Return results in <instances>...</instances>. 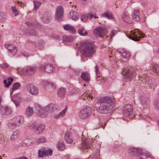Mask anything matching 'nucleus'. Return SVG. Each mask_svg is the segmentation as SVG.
<instances>
[{
  "mask_svg": "<svg viewBox=\"0 0 159 159\" xmlns=\"http://www.w3.org/2000/svg\"><path fill=\"white\" fill-rule=\"evenodd\" d=\"M114 99L112 97L105 96L98 99L95 103L97 111L102 114H107L114 106Z\"/></svg>",
  "mask_w": 159,
  "mask_h": 159,
  "instance_id": "nucleus-1",
  "label": "nucleus"
},
{
  "mask_svg": "<svg viewBox=\"0 0 159 159\" xmlns=\"http://www.w3.org/2000/svg\"><path fill=\"white\" fill-rule=\"evenodd\" d=\"M24 117L23 116H17L14 117L9 121L8 126L10 127H19L24 123Z\"/></svg>",
  "mask_w": 159,
  "mask_h": 159,
  "instance_id": "nucleus-2",
  "label": "nucleus"
},
{
  "mask_svg": "<svg viewBox=\"0 0 159 159\" xmlns=\"http://www.w3.org/2000/svg\"><path fill=\"white\" fill-rule=\"evenodd\" d=\"M129 35H127V37L134 41H139L140 38H144L145 36L144 34L139 32L137 29L129 31Z\"/></svg>",
  "mask_w": 159,
  "mask_h": 159,
  "instance_id": "nucleus-3",
  "label": "nucleus"
},
{
  "mask_svg": "<svg viewBox=\"0 0 159 159\" xmlns=\"http://www.w3.org/2000/svg\"><path fill=\"white\" fill-rule=\"evenodd\" d=\"M122 74L125 75V78L127 81H130L135 76V73L133 68L127 67L125 68L122 72Z\"/></svg>",
  "mask_w": 159,
  "mask_h": 159,
  "instance_id": "nucleus-4",
  "label": "nucleus"
},
{
  "mask_svg": "<svg viewBox=\"0 0 159 159\" xmlns=\"http://www.w3.org/2000/svg\"><path fill=\"white\" fill-rule=\"evenodd\" d=\"M83 51L85 57H90L93 53L94 48L91 43H84Z\"/></svg>",
  "mask_w": 159,
  "mask_h": 159,
  "instance_id": "nucleus-5",
  "label": "nucleus"
},
{
  "mask_svg": "<svg viewBox=\"0 0 159 159\" xmlns=\"http://www.w3.org/2000/svg\"><path fill=\"white\" fill-rule=\"evenodd\" d=\"M129 52L124 51L123 52L118 51L116 52L115 56L116 58L119 60H122L124 62H126L130 56Z\"/></svg>",
  "mask_w": 159,
  "mask_h": 159,
  "instance_id": "nucleus-6",
  "label": "nucleus"
},
{
  "mask_svg": "<svg viewBox=\"0 0 159 159\" xmlns=\"http://www.w3.org/2000/svg\"><path fill=\"white\" fill-rule=\"evenodd\" d=\"M30 129L34 130L37 134H40L44 130L45 126L43 125L39 124L33 123L27 125Z\"/></svg>",
  "mask_w": 159,
  "mask_h": 159,
  "instance_id": "nucleus-7",
  "label": "nucleus"
},
{
  "mask_svg": "<svg viewBox=\"0 0 159 159\" xmlns=\"http://www.w3.org/2000/svg\"><path fill=\"white\" fill-rule=\"evenodd\" d=\"M92 109L90 107H86L81 109L79 113V116L82 119L88 118L92 114Z\"/></svg>",
  "mask_w": 159,
  "mask_h": 159,
  "instance_id": "nucleus-8",
  "label": "nucleus"
},
{
  "mask_svg": "<svg viewBox=\"0 0 159 159\" xmlns=\"http://www.w3.org/2000/svg\"><path fill=\"white\" fill-rule=\"evenodd\" d=\"M93 139L89 138H86L85 139H82V142L81 145L80 147V149L82 150L87 149L89 148H91V143H93L92 142Z\"/></svg>",
  "mask_w": 159,
  "mask_h": 159,
  "instance_id": "nucleus-9",
  "label": "nucleus"
},
{
  "mask_svg": "<svg viewBox=\"0 0 159 159\" xmlns=\"http://www.w3.org/2000/svg\"><path fill=\"white\" fill-rule=\"evenodd\" d=\"M142 150L140 148H132L128 150L129 153L131 155L137 157V159H139V157H141L143 153Z\"/></svg>",
  "mask_w": 159,
  "mask_h": 159,
  "instance_id": "nucleus-10",
  "label": "nucleus"
},
{
  "mask_svg": "<svg viewBox=\"0 0 159 159\" xmlns=\"http://www.w3.org/2000/svg\"><path fill=\"white\" fill-rule=\"evenodd\" d=\"M93 32L96 36L101 37L106 34L107 30L104 27L98 26L93 30Z\"/></svg>",
  "mask_w": 159,
  "mask_h": 159,
  "instance_id": "nucleus-11",
  "label": "nucleus"
},
{
  "mask_svg": "<svg viewBox=\"0 0 159 159\" xmlns=\"http://www.w3.org/2000/svg\"><path fill=\"white\" fill-rule=\"evenodd\" d=\"M27 89L28 91L32 95H36L39 93L38 89L31 84H29L27 85Z\"/></svg>",
  "mask_w": 159,
  "mask_h": 159,
  "instance_id": "nucleus-12",
  "label": "nucleus"
},
{
  "mask_svg": "<svg viewBox=\"0 0 159 159\" xmlns=\"http://www.w3.org/2000/svg\"><path fill=\"white\" fill-rule=\"evenodd\" d=\"M39 69L40 71H45L47 73H51L53 71L54 69L52 65L47 64L40 66Z\"/></svg>",
  "mask_w": 159,
  "mask_h": 159,
  "instance_id": "nucleus-13",
  "label": "nucleus"
},
{
  "mask_svg": "<svg viewBox=\"0 0 159 159\" xmlns=\"http://www.w3.org/2000/svg\"><path fill=\"white\" fill-rule=\"evenodd\" d=\"M139 80H141L143 83H145L149 86L151 87H153L152 85V79H150L149 77H147L146 75H143L142 76L139 75Z\"/></svg>",
  "mask_w": 159,
  "mask_h": 159,
  "instance_id": "nucleus-14",
  "label": "nucleus"
},
{
  "mask_svg": "<svg viewBox=\"0 0 159 159\" xmlns=\"http://www.w3.org/2000/svg\"><path fill=\"white\" fill-rule=\"evenodd\" d=\"M123 113L126 116H129L133 112V107L130 104H127L125 106L123 109Z\"/></svg>",
  "mask_w": 159,
  "mask_h": 159,
  "instance_id": "nucleus-15",
  "label": "nucleus"
},
{
  "mask_svg": "<svg viewBox=\"0 0 159 159\" xmlns=\"http://www.w3.org/2000/svg\"><path fill=\"white\" fill-rule=\"evenodd\" d=\"M4 46L10 52L12 53V56L15 55L17 52V47L13 44L11 43H7Z\"/></svg>",
  "mask_w": 159,
  "mask_h": 159,
  "instance_id": "nucleus-16",
  "label": "nucleus"
},
{
  "mask_svg": "<svg viewBox=\"0 0 159 159\" xmlns=\"http://www.w3.org/2000/svg\"><path fill=\"white\" fill-rule=\"evenodd\" d=\"M63 11V8L61 6H59L57 8L55 13V18L57 20L60 21L62 18Z\"/></svg>",
  "mask_w": 159,
  "mask_h": 159,
  "instance_id": "nucleus-17",
  "label": "nucleus"
},
{
  "mask_svg": "<svg viewBox=\"0 0 159 159\" xmlns=\"http://www.w3.org/2000/svg\"><path fill=\"white\" fill-rule=\"evenodd\" d=\"M139 99L140 100V102L143 108L147 107L148 106L149 100L148 98L146 97L145 95L143 94L142 95H140L139 97Z\"/></svg>",
  "mask_w": 159,
  "mask_h": 159,
  "instance_id": "nucleus-18",
  "label": "nucleus"
},
{
  "mask_svg": "<svg viewBox=\"0 0 159 159\" xmlns=\"http://www.w3.org/2000/svg\"><path fill=\"white\" fill-rule=\"evenodd\" d=\"M69 90L67 93L68 96H73L78 93L80 90L78 88H76L72 84L70 85L69 87Z\"/></svg>",
  "mask_w": 159,
  "mask_h": 159,
  "instance_id": "nucleus-19",
  "label": "nucleus"
},
{
  "mask_svg": "<svg viewBox=\"0 0 159 159\" xmlns=\"http://www.w3.org/2000/svg\"><path fill=\"white\" fill-rule=\"evenodd\" d=\"M36 68L34 66H27L24 69L25 74L27 75L33 74L35 72Z\"/></svg>",
  "mask_w": 159,
  "mask_h": 159,
  "instance_id": "nucleus-20",
  "label": "nucleus"
},
{
  "mask_svg": "<svg viewBox=\"0 0 159 159\" xmlns=\"http://www.w3.org/2000/svg\"><path fill=\"white\" fill-rule=\"evenodd\" d=\"M64 139L66 142L67 143L70 144L73 142V139L70 131H68L65 133Z\"/></svg>",
  "mask_w": 159,
  "mask_h": 159,
  "instance_id": "nucleus-21",
  "label": "nucleus"
},
{
  "mask_svg": "<svg viewBox=\"0 0 159 159\" xmlns=\"http://www.w3.org/2000/svg\"><path fill=\"white\" fill-rule=\"evenodd\" d=\"M63 28L65 30L68 31L71 34H75L76 33V30L72 25L67 24L63 26Z\"/></svg>",
  "mask_w": 159,
  "mask_h": 159,
  "instance_id": "nucleus-22",
  "label": "nucleus"
},
{
  "mask_svg": "<svg viewBox=\"0 0 159 159\" xmlns=\"http://www.w3.org/2000/svg\"><path fill=\"white\" fill-rule=\"evenodd\" d=\"M95 147L96 151L93 152H94L93 155L90 156L88 159H98L99 157V149L100 146L99 144H97Z\"/></svg>",
  "mask_w": 159,
  "mask_h": 159,
  "instance_id": "nucleus-23",
  "label": "nucleus"
},
{
  "mask_svg": "<svg viewBox=\"0 0 159 159\" xmlns=\"http://www.w3.org/2000/svg\"><path fill=\"white\" fill-rule=\"evenodd\" d=\"M69 17L70 18L76 21L79 19V16L76 11L71 10L70 12Z\"/></svg>",
  "mask_w": 159,
  "mask_h": 159,
  "instance_id": "nucleus-24",
  "label": "nucleus"
},
{
  "mask_svg": "<svg viewBox=\"0 0 159 159\" xmlns=\"http://www.w3.org/2000/svg\"><path fill=\"white\" fill-rule=\"evenodd\" d=\"M139 12L138 10H135L131 14L133 20L135 21H139L140 20Z\"/></svg>",
  "mask_w": 159,
  "mask_h": 159,
  "instance_id": "nucleus-25",
  "label": "nucleus"
},
{
  "mask_svg": "<svg viewBox=\"0 0 159 159\" xmlns=\"http://www.w3.org/2000/svg\"><path fill=\"white\" fill-rule=\"evenodd\" d=\"M81 77L83 80L86 82H89L90 80L89 74L86 71H84L82 73Z\"/></svg>",
  "mask_w": 159,
  "mask_h": 159,
  "instance_id": "nucleus-26",
  "label": "nucleus"
},
{
  "mask_svg": "<svg viewBox=\"0 0 159 159\" xmlns=\"http://www.w3.org/2000/svg\"><path fill=\"white\" fill-rule=\"evenodd\" d=\"M57 104L53 103H50L44 107L45 111L48 113H52V107H54L55 108L57 107Z\"/></svg>",
  "mask_w": 159,
  "mask_h": 159,
  "instance_id": "nucleus-27",
  "label": "nucleus"
},
{
  "mask_svg": "<svg viewBox=\"0 0 159 159\" xmlns=\"http://www.w3.org/2000/svg\"><path fill=\"white\" fill-rule=\"evenodd\" d=\"M25 24L29 26L31 25L32 27L37 29H40L41 27V25L37 22H30L29 21H27L25 22Z\"/></svg>",
  "mask_w": 159,
  "mask_h": 159,
  "instance_id": "nucleus-28",
  "label": "nucleus"
},
{
  "mask_svg": "<svg viewBox=\"0 0 159 159\" xmlns=\"http://www.w3.org/2000/svg\"><path fill=\"white\" fill-rule=\"evenodd\" d=\"M101 16L102 17H106L109 19L114 18L112 13L108 11L102 13L101 15Z\"/></svg>",
  "mask_w": 159,
  "mask_h": 159,
  "instance_id": "nucleus-29",
  "label": "nucleus"
},
{
  "mask_svg": "<svg viewBox=\"0 0 159 159\" xmlns=\"http://www.w3.org/2000/svg\"><path fill=\"white\" fill-rule=\"evenodd\" d=\"M48 113L47 112L45 111L44 108V109L40 108L38 111V115L42 118H45L47 116Z\"/></svg>",
  "mask_w": 159,
  "mask_h": 159,
  "instance_id": "nucleus-30",
  "label": "nucleus"
},
{
  "mask_svg": "<svg viewBox=\"0 0 159 159\" xmlns=\"http://www.w3.org/2000/svg\"><path fill=\"white\" fill-rule=\"evenodd\" d=\"M51 18L50 16L47 13H45L43 15L42 20L44 23H48L49 22Z\"/></svg>",
  "mask_w": 159,
  "mask_h": 159,
  "instance_id": "nucleus-31",
  "label": "nucleus"
},
{
  "mask_svg": "<svg viewBox=\"0 0 159 159\" xmlns=\"http://www.w3.org/2000/svg\"><path fill=\"white\" fill-rule=\"evenodd\" d=\"M74 38L73 36H70L67 37L66 35H64L62 36L63 41L66 42H72L74 40Z\"/></svg>",
  "mask_w": 159,
  "mask_h": 159,
  "instance_id": "nucleus-32",
  "label": "nucleus"
},
{
  "mask_svg": "<svg viewBox=\"0 0 159 159\" xmlns=\"http://www.w3.org/2000/svg\"><path fill=\"white\" fill-rule=\"evenodd\" d=\"M20 132L17 130H16L13 132L12 135L11 137V141H14L19 136Z\"/></svg>",
  "mask_w": 159,
  "mask_h": 159,
  "instance_id": "nucleus-33",
  "label": "nucleus"
},
{
  "mask_svg": "<svg viewBox=\"0 0 159 159\" xmlns=\"http://www.w3.org/2000/svg\"><path fill=\"white\" fill-rule=\"evenodd\" d=\"M78 34L81 36H86L88 34V32L85 30L84 27H81L78 30Z\"/></svg>",
  "mask_w": 159,
  "mask_h": 159,
  "instance_id": "nucleus-34",
  "label": "nucleus"
},
{
  "mask_svg": "<svg viewBox=\"0 0 159 159\" xmlns=\"http://www.w3.org/2000/svg\"><path fill=\"white\" fill-rule=\"evenodd\" d=\"M139 159H153V157L151 154H148L146 153L142 154L141 157H139Z\"/></svg>",
  "mask_w": 159,
  "mask_h": 159,
  "instance_id": "nucleus-35",
  "label": "nucleus"
},
{
  "mask_svg": "<svg viewBox=\"0 0 159 159\" xmlns=\"http://www.w3.org/2000/svg\"><path fill=\"white\" fill-rule=\"evenodd\" d=\"M57 147L60 151H63L65 148V146L63 141H59L57 144Z\"/></svg>",
  "mask_w": 159,
  "mask_h": 159,
  "instance_id": "nucleus-36",
  "label": "nucleus"
},
{
  "mask_svg": "<svg viewBox=\"0 0 159 159\" xmlns=\"http://www.w3.org/2000/svg\"><path fill=\"white\" fill-rule=\"evenodd\" d=\"M33 113L34 111L32 108L30 107H28L26 108L25 111V114L27 116L30 117L32 116Z\"/></svg>",
  "mask_w": 159,
  "mask_h": 159,
  "instance_id": "nucleus-37",
  "label": "nucleus"
},
{
  "mask_svg": "<svg viewBox=\"0 0 159 159\" xmlns=\"http://www.w3.org/2000/svg\"><path fill=\"white\" fill-rule=\"evenodd\" d=\"M13 80V79L12 78H9L8 79V83H7V80H4L3 83L4 84V86L5 87L8 88L9 86L11 84V83Z\"/></svg>",
  "mask_w": 159,
  "mask_h": 159,
  "instance_id": "nucleus-38",
  "label": "nucleus"
},
{
  "mask_svg": "<svg viewBox=\"0 0 159 159\" xmlns=\"http://www.w3.org/2000/svg\"><path fill=\"white\" fill-rule=\"evenodd\" d=\"M66 93V89L65 88H61L59 89L57 91V94L60 97H63Z\"/></svg>",
  "mask_w": 159,
  "mask_h": 159,
  "instance_id": "nucleus-39",
  "label": "nucleus"
},
{
  "mask_svg": "<svg viewBox=\"0 0 159 159\" xmlns=\"http://www.w3.org/2000/svg\"><path fill=\"white\" fill-rule=\"evenodd\" d=\"M121 19L125 22H128L129 19V13L125 12L121 16Z\"/></svg>",
  "mask_w": 159,
  "mask_h": 159,
  "instance_id": "nucleus-40",
  "label": "nucleus"
},
{
  "mask_svg": "<svg viewBox=\"0 0 159 159\" xmlns=\"http://www.w3.org/2000/svg\"><path fill=\"white\" fill-rule=\"evenodd\" d=\"M45 147H43L41 149L39 150L38 152V156L39 157H43L44 156H46V153H45Z\"/></svg>",
  "mask_w": 159,
  "mask_h": 159,
  "instance_id": "nucleus-41",
  "label": "nucleus"
},
{
  "mask_svg": "<svg viewBox=\"0 0 159 159\" xmlns=\"http://www.w3.org/2000/svg\"><path fill=\"white\" fill-rule=\"evenodd\" d=\"M152 69L155 73L159 75V66L156 64H153L152 66Z\"/></svg>",
  "mask_w": 159,
  "mask_h": 159,
  "instance_id": "nucleus-42",
  "label": "nucleus"
},
{
  "mask_svg": "<svg viewBox=\"0 0 159 159\" xmlns=\"http://www.w3.org/2000/svg\"><path fill=\"white\" fill-rule=\"evenodd\" d=\"M55 88V85L53 83H50L48 84V87H47L46 89L49 91H52Z\"/></svg>",
  "mask_w": 159,
  "mask_h": 159,
  "instance_id": "nucleus-43",
  "label": "nucleus"
},
{
  "mask_svg": "<svg viewBox=\"0 0 159 159\" xmlns=\"http://www.w3.org/2000/svg\"><path fill=\"white\" fill-rule=\"evenodd\" d=\"M32 144V142L30 141V140L29 139H25L21 143L23 146H29Z\"/></svg>",
  "mask_w": 159,
  "mask_h": 159,
  "instance_id": "nucleus-44",
  "label": "nucleus"
},
{
  "mask_svg": "<svg viewBox=\"0 0 159 159\" xmlns=\"http://www.w3.org/2000/svg\"><path fill=\"white\" fill-rule=\"evenodd\" d=\"M20 86V84L19 83L16 82L13 84L11 90L14 91L19 89Z\"/></svg>",
  "mask_w": 159,
  "mask_h": 159,
  "instance_id": "nucleus-45",
  "label": "nucleus"
},
{
  "mask_svg": "<svg viewBox=\"0 0 159 159\" xmlns=\"http://www.w3.org/2000/svg\"><path fill=\"white\" fill-rule=\"evenodd\" d=\"M46 141V139L44 136H41L36 140V142L39 143H45Z\"/></svg>",
  "mask_w": 159,
  "mask_h": 159,
  "instance_id": "nucleus-46",
  "label": "nucleus"
},
{
  "mask_svg": "<svg viewBox=\"0 0 159 159\" xmlns=\"http://www.w3.org/2000/svg\"><path fill=\"white\" fill-rule=\"evenodd\" d=\"M5 115H9L11 114L12 112V110L11 108L8 107H6L4 108Z\"/></svg>",
  "mask_w": 159,
  "mask_h": 159,
  "instance_id": "nucleus-47",
  "label": "nucleus"
},
{
  "mask_svg": "<svg viewBox=\"0 0 159 159\" xmlns=\"http://www.w3.org/2000/svg\"><path fill=\"white\" fill-rule=\"evenodd\" d=\"M6 14L3 12L0 13V21H4L6 18Z\"/></svg>",
  "mask_w": 159,
  "mask_h": 159,
  "instance_id": "nucleus-48",
  "label": "nucleus"
},
{
  "mask_svg": "<svg viewBox=\"0 0 159 159\" xmlns=\"http://www.w3.org/2000/svg\"><path fill=\"white\" fill-rule=\"evenodd\" d=\"M11 9L12 10L13 13L14 14L15 16H16L18 15V11L16 7H11Z\"/></svg>",
  "mask_w": 159,
  "mask_h": 159,
  "instance_id": "nucleus-49",
  "label": "nucleus"
},
{
  "mask_svg": "<svg viewBox=\"0 0 159 159\" xmlns=\"http://www.w3.org/2000/svg\"><path fill=\"white\" fill-rule=\"evenodd\" d=\"M34 8L36 10H37L39 8V6L41 5V3L39 1L36 2L35 1H34Z\"/></svg>",
  "mask_w": 159,
  "mask_h": 159,
  "instance_id": "nucleus-50",
  "label": "nucleus"
},
{
  "mask_svg": "<svg viewBox=\"0 0 159 159\" xmlns=\"http://www.w3.org/2000/svg\"><path fill=\"white\" fill-rule=\"evenodd\" d=\"M45 150L46 152H45V153H46V156H48L49 155H51L52 152V151L51 149H49L45 148Z\"/></svg>",
  "mask_w": 159,
  "mask_h": 159,
  "instance_id": "nucleus-51",
  "label": "nucleus"
},
{
  "mask_svg": "<svg viewBox=\"0 0 159 159\" xmlns=\"http://www.w3.org/2000/svg\"><path fill=\"white\" fill-rule=\"evenodd\" d=\"M88 19L87 14H82L81 16V20L83 22H85Z\"/></svg>",
  "mask_w": 159,
  "mask_h": 159,
  "instance_id": "nucleus-52",
  "label": "nucleus"
},
{
  "mask_svg": "<svg viewBox=\"0 0 159 159\" xmlns=\"http://www.w3.org/2000/svg\"><path fill=\"white\" fill-rule=\"evenodd\" d=\"M29 34L32 35H37V32L34 29H32L31 30H29L28 31Z\"/></svg>",
  "mask_w": 159,
  "mask_h": 159,
  "instance_id": "nucleus-53",
  "label": "nucleus"
},
{
  "mask_svg": "<svg viewBox=\"0 0 159 159\" xmlns=\"http://www.w3.org/2000/svg\"><path fill=\"white\" fill-rule=\"evenodd\" d=\"M154 105L156 109L159 110V102L157 100H155Z\"/></svg>",
  "mask_w": 159,
  "mask_h": 159,
  "instance_id": "nucleus-54",
  "label": "nucleus"
},
{
  "mask_svg": "<svg viewBox=\"0 0 159 159\" xmlns=\"http://www.w3.org/2000/svg\"><path fill=\"white\" fill-rule=\"evenodd\" d=\"M4 108L3 106L2 105L1 103L0 104V114L2 115H5Z\"/></svg>",
  "mask_w": 159,
  "mask_h": 159,
  "instance_id": "nucleus-55",
  "label": "nucleus"
},
{
  "mask_svg": "<svg viewBox=\"0 0 159 159\" xmlns=\"http://www.w3.org/2000/svg\"><path fill=\"white\" fill-rule=\"evenodd\" d=\"M93 143H91V149H92V151L93 152L94 151H96V147L95 146H96L97 144H98L96 143L95 144H94L95 142L94 141H93L92 142Z\"/></svg>",
  "mask_w": 159,
  "mask_h": 159,
  "instance_id": "nucleus-56",
  "label": "nucleus"
},
{
  "mask_svg": "<svg viewBox=\"0 0 159 159\" xmlns=\"http://www.w3.org/2000/svg\"><path fill=\"white\" fill-rule=\"evenodd\" d=\"M67 109V107H66L62 111L59 113V116H61L62 117L64 115Z\"/></svg>",
  "mask_w": 159,
  "mask_h": 159,
  "instance_id": "nucleus-57",
  "label": "nucleus"
},
{
  "mask_svg": "<svg viewBox=\"0 0 159 159\" xmlns=\"http://www.w3.org/2000/svg\"><path fill=\"white\" fill-rule=\"evenodd\" d=\"M57 106L56 108L54 107H52V113H55L59 111V108L57 105Z\"/></svg>",
  "mask_w": 159,
  "mask_h": 159,
  "instance_id": "nucleus-58",
  "label": "nucleus"
},
{
  "mask_svg": "<svg viewBox=\"0 0 159 159\" xmlns=\"http://www.w3.org/2000/svg\"><path fill=\"white\" fill-rule=\"evenodd\" d=\"M94 71L96 73V75H97L99 73V68L97 65L95 66L94 68Z\"/></svg>",
  "mask_w": 159,
  "mask_h": 159,
  "instance_id": "nucleus-59",
  "label": "nucleus"
},
{
  "mask_svg": "<svg viewBox=\"0 0 159 159\" xmlns=\"http://www.w3.org/2000/svg\"><path fill=\"white\" fill-rule=\"evenodd\" d=\"M8 66V65L6 63H4L0 65V67L2 69H5Z\"/></svg>",
  "mask_w": 159,
  "mask_h": 159,
  "instance_id": "nucleus-60",
  "label": "nucleus"
},
{
  "mask_svg": "<svg viewBox=\"0 0 159 159\" xmlns=\"http://www.w3.org/2000/svg\"><path fill=\"white\" fill-rule=\"evenodd\" d=\"M89 96V95L88 94H87L86 93H85L84 94H83V95L81 97L85 99L86 100L88 98V96Z\"/></svg>",
  "mask_w": 159,
  "mask_h": 159,
  "instance_id": "nucleus-61",
  "label": "nucleus"
},
{
  "mask_svg": "<svg viewBox=\"0 0 159 159\" xmlns=\"http://www.w3.org/2000/svg\"><path fill=\"white\" fill-rule=\"evenodd\" d=\"M49 84L48 83V82H47L46 81L43 80V84L44 86H46V87H45L46 89L47 87H48V84Z\"/></svg>",
  "mask_w": 159,
  "mask_h": 159,
  "instance_id": "nucleus-62",
  "label": "nucleus"
},
{
  "mask_svg": "<svg viewBox=\"0 0 159 159\" xmlns=\"http://www.w3.org/2000/svg\"><path fill=\"white\" fill-rule=\"evenodd\" d=\"M88 18H89L90 19H91L93 17V15L89 13L87 14Z\"/></svg>",
  "mask_w": 159,
  "mask_h": 159,
  "instance_id": "nucleus-63",
  "label": "nucleus"
},
{
  "mask_svg": "<svg viewBox=\"0 0 159 159\" xmlns=\"http://www.w3.org/2000/svg\"><path fill=\"white\" fill-rule=\"evenodd\" d=\"M117 31L115 30H113L111 31L112 35L111 36V38H112L114 36L115 34L117 33Z\"/></svg>",
  "mask_w": 159,
  "mask_h": 159,
  "instance_id": "nucleus-64",
  "label": "nucleus"
}]
</instances>
